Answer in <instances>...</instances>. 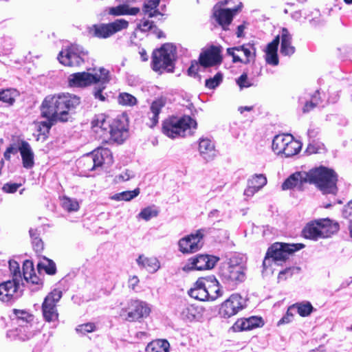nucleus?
<instances>
[{
	"label": "nucleus",
	"mask_w": 352,
	"mask_h": 352,
	"mask_svg": "<svg viewBox=\"0 0 352 352\" xmlns=\"http://www.w3.org/2000/svg\"><path fill=\"white\" fill-rule=\"evenodd\" d=\"M170 344L166 340H156L150 342L146 347L147 352H168Z\"/></svg>",
	"instance_id": "nucleus-35"
},
{
	"label": "nucleus",
	"mask_w": 352,
	"mask_h": 352,
	"mask_svg": "<svg viewBox=\"0 0 352 352\" xmlns=\"http://www.w3.org/2000/svg\"><path fill=\"white\" fill-rule=\"evenodd\" d=\"M206 292L208 294L207 300H214L221 296L219 282L214 276L205 278Z\"/></svg>",
	"instance_id": "nucleus-30"
},
{
	"label": "nucleus",
	"mask_w": 352,
	"mask_h": 352,
	"mask_svg": "<svg viewBox=\"0 0 352 352\" xmlns=\"http://www.w3.org/2000/svg\"><path fill=\"white\" fill-rule=\"evenodd\" d=\"M19 186L20 185L17 184H6L3 186V190L6 192L13 193L18 190Z\"/></svg>",
	"instance_id": "nucleus-59"
},
{
	"label": "nucleus",
	"mask_w": 352,
	"mask_h": 352,
	"mask_svg": "<svg viewBox=\"0 0 352 352\" xmlns=\"http://www.w3.org/2000/svg\"><path fill=\"white\" fill-rule=\"evenodd\" d=\"M292 308H294L298 314L302 317L309 316L314 310V307L309 302L303 301L297 302L292 305Z\"/></svg>",
	"instance_id": "nucleus-39"
},
{
	"label": "nucleus",
	"mask_w": 352,
	"mask_h": 352,
	"mask_svg": "<svg viewBox=\"0 0 352 352\" xmlns=\"http://www.w3.org/2000/svg\"><path fill=\"white\" fill-rule=\"evenodd\" d=\"M263 319L261 317L252 316L248 318H241L236 321L232 326L234 331H249L263 325Z\"/></svg>",
	"instance_id": "nucleus-20"
},
{
	"label": "nucleus",
	"mask_w": 352,
	"mask_h": 352,
	"mask_svg": "<svg viewBox=\"0 0 352 352\" xmlns=\"http://www.w3.org/2000/svg\"><path fill=\"white\" fill-rule=\"evenodd\" d=\"M290 134H279L276 135L272 144V148L273 151L277 155H283L287 144L290 142Z\"/></svg>",
	"instance_id": "nucleus-29"
},
{
	"label": "nucleus",
	"mask_w": 352,
	"mask_h": 352,
	"mask_svg": "<svg viewBox=\"0 0 352 352\" xmlns=\"http://www.w3.org/2000/svg\"><path fill=\"white\" fill-rule=\"evenodd\" d=\"M62 295V291L54 289L45 298L42 305V312L45 321L50 322L58 320L56 303L60 300Z\"/></svg>",
	"instance_id": "nucleus-15"
},
{
	"label": "nucleus",
	"mask_w": 352,
	"mask_h": 352,
	"mask_svg": "<svg viewBox=\"0 0 352 352\" xmlns=\"http://www.w3.org/2000/svg\"><path fill=\"white\" fill-rule=\"evenodd\" d=\"M344 215L346 217H352V200L350 201L344 209ZM349 231L351 236L352 237V222L349 225Z\"/></svg>",
	"instance_id": "nucleus-57"
},
{
	"label": "nucleus",
	"mask_w": 352,
	"mask_h": 352,
	"mask_svg": "<svg viewBox=\"0 0 352 352\" xmlns=\"http://www.w3.org/2000/svg\"><path fill=\"white\" fill-rule=\"evenodd\" d=\"M18 96V91L15 89H8L0 91V100L11 105Z\"/></svg>",
	"instance_id": "nucleus-44"
},
{
	"label": "nucleus",
	"mask_w": 352,
	"mask_h": 352,
	"mask_svg": "<svg viewBox=\"0 0 352 352\" xmlns=\"http://www.w3.org/2000/svg\"><path fill=\"white\" fill-rule=\"evenodd\" d=\"M267 183V179L264 174H254L248 179V184L261 190Z\"/></svg>",
	"instance_id": "nucleus-38"
},
{
	"label": "nucleus",
	"mask_w": 352,
	"mask_h": 352,
	"mask_svg": "<svg viewBox=\"0 0 352 352\" xmlns=\"http://www.w3.org/2000/svg\"><path fill=\"white\" fill-rule=\"evenodd\" d=\"M230 0H225L217 3L213 8V16L223 30H228V26L231 23L233 17L241 8V3L234 8H225L224 6L228 4Z\"/></svg>",
	"instance_id": "nucleus-13"
},
{
	"label": "nucleus",
	"mask_w": 352,
	"mask_h": 352,
	"mask_svg": "<svg viewBox=\"0 0 352 352\" xmlns=\"http://www.w3.org/2000/svg\"><path fill=\"white\" fill-rule=\"evenodd\" d=\"M176 58V49L170 43L163 45L161 48L153 52L152 67L155 72L167 70L173 72Z\"/></svg>",
	"instance_id": "nucleus-9"
},
{
	"label": "nucleus",
	"mask_w": 352,
	"mask_h": 352,
	"mask_svg": "<svg viewBox=\"0 0 352 352\" xmlns=\"http://www.w3.org/2000/svg\"><path fill=\"white\" fill-rule=\"evenodd\" d=\"M223 75L221 73H217L213 78H210L206 80V87L208 89H212L218 87L222 82Z\"/></svg>",
	"instance_id": "nucleus-49"
},
{
	"label": "nucleus",
	"mask_w": 352,
	"mask_h": 352,
	"mask_svg": "<svg viewBox=\"0 0 352 352\" xmlns=\"http://www.w3.org/2000/svg\"><path fill=\"white\" fill-rule=\"evenodd\" d=\"M188 294L195 299L201 301L207 300L208 294L206 292L205 278H199L194 284L193 287L188 291Z\"/></svg>",
	"instance_id": "nucleus-28"
},
{
	"label": "nucleus",
	"mask_w": 352,
	"mask_h": 352,
	"mask_svg": "<svg viewBox=\"0 0 352 352\" xmlns=\"http://www.w3.org/2000/svg\"><path fill=\"white\" fill-rule=\"evenodd\" d=\"M109 71L103 67L94 69L93 72H77L72 74L68 77V84L70 87H85L92 84L98 83V88L95 87L94 95L96 99L104 101L105 97L102 94L105 85L109 82Z\"/></svg>",
	"instance_id": "nucleus-2"
},
{
	"label": "nucleus",
	"mask_w": 352,
	"mask_h": 352,
	"mask_svg": "<svg viewBox=\"0 0 352 352\" xmlns=\"http://www.w3.org/2000/svg\"><path fill=\"white\" fill-rule=\"evenodd\" d=\"M135 174L132 170H126L124 172L120 173L118 175H116L115 177V181L116 182H126L129 180L131 178L134 177Z\"/></svg>",
	"instance_id": "nucleus-54"
},
{
	"label": "nucleus",
	"mask_w": 352,
	"mask_h": 352,
	"mask_svg": "<svg viewBox=\"0 0 352 352\" xmlns=\"http://www.w3.org/2000/svg\"><path fill=\"white\" fill-rule=\"evenodd\" d=\"M138 28L142 32H147L156 28L154 25L153 21L145 18L140 21L138 25Z\"/></svg>",
	"instance_id": "nucleus-51"
},
{
	"label": "nucleus",
	"mask_w": 352,
	"mask_h": 352,
	"mask_svg": "<svg viewBox=\"0 0 352 352\" xmlns=\"http://www.w3.org/2000/svg\"><path fill=\"white\" fill-rule=\"evenodd\" d=\"M294 309V308H292V306H290L288 308L286 314L278 322V325L290 322L293 320L294 315L292 313V311Z\"/></svg>",
	"instance_id": "nucleus-56"
},
{
	"label": "nucleus",
	"mask_w": 352,
	"mask_h": 352,
	"mask_svg": "<svg viewBox=\"0 0 352 352\" xmlns=\"http://www.w3.org/2000/svg\"><path fill=\"white\" fill-rule=\"evenodd\" d=\"M320 93L317 91L313 95L311 100L309 102H307L305 106L302 108V111L304 113H307L313 108H314L317 104H318L320 101Z\"/></svg>",
	"instance_id": "nucleus-50"
},
{
	"label": "nucleus",
	"mask_w": 352,
	"mask_h": 352,
	"mask_svg": "<svg viewBox=\"0 0 352 352\" xmlns=\"http://www.w3.org/2000/svg\"><path fill=\"white\" fill-rule=\"evenodd\" d=\"M140 12V8L136 7H130L128 4H121L115 7H111L108 10L109 14L113 16L122 15H137Z\"/></svg>",
	"instance_id": "nucleus-32"
},
{
	"label": "nucleus",
	"mask_w": 352,
	"mask_h": 352,
	"mask_svg": "<svg viewBox=\"0 0 352 352\" xmlns=\"http://www.w3.org/2000/svg\"><path fill=\"white\" fill-rule=\"evenodd\" d=\"M258 192V191L256 188L248 184L246 188L244 190L243 195L246 197H252Z\"/></svg>",
	"instance_id": "nucleus-60"
},
{
	"label": "nucleus",
	"mask_w": 352,
	"mask_h": 352,
	"mask_svg": "<svg viewBox=\"0 0 352 352\" xmlns=\"http://www.w3.org/2000/svg\"><path fill=\"white\" fill-rule=\"evenodd\" d=\"M148 116H149V119H150L151 122L148 123V124L150 126V127H153L158 122L159 114H155L154 113L150 112L148 113Z\"/></svg>",
	"instance_id": "nucleus-62"
},
{
	"label": "nucleus",
	"mask_w": 352,
	"mask_h": 352,
	"mask_svg": "<svg viewBox=\"0 0 352 352\" xmlns=\"http://www.w3.org/2000/svg\"><path fill=\"white\" fill-rule=\"evenodd\" d=\"M95 163L96 162L94 161V158H93L91 153L82 156L78 162L79 166L85 171H92L96 170L97 166Z\"/></svg>",
	"instance_id": "nucleus-40"
},
{
	"label": "nucleus",
	"mask_w": 352,
	"mask_h": 352,
	"mask_svg": "<svg viewBox=\"0 0 352 352\" xmlns=\"http://www.w3.org/2000/svg\"><path fill=\"white\" fill-rule=\"evenodd\" d=\"M96 165L98 167L103 164L111 165L113 163V156L111 151L107 148H98L91 153Z\"/></svg>",
	"instance_id": "nucleus-27"
},
{
	"label": "nucleus",
	"mask_w": 352,
	"mask_h": 352,
	"mask_svg": "<svg viewBox=\"0 0 352 352\" xmlns=\"http://www.w3.org/2000/svg\"><path fill=\"white\" fill-rule=\"evenodd\" d=\"M13 312L17 318L19 322H21L20 325H22L23 322L30 323L33 320V316L24 310L14 309Z\"/></svg>",
	"instance_id": "nucleus-47"
},
{
	"label": "nucleus",
	"mask_w": 352,
	"mask_h": 352,
	"mask_svg": "<svg viewBox=\"0 0 352 352\" xmlns=\"http://www.w3.org/2000/svg\"><path fill=\"white\" fill-rule=\"evenodd\" d=\"M309 183L308 173L306 171H297L290 175L282 184L283 190H297L302 191L304 185Z\"/></svg>",
	"instance_id": "nucleus-19"
},
{
	"label": "nucleus",
	"mask_w": 352,
	"mask_h": 352,
	"mask_svg": "<svg viewBox=\"0 0 352 352\" xmlns=\"http://www.w3.org/2000/svg\"><path fill=\"white\" fill-rule=\"evenodd\" d=\"M158 212L157 210L154 209L152 207H147L141 210L139 213L138 216L140 218L148 221L153 217H155L157 216Z\"/></svg>",
	"instance_id": "nucleus-48"
},
{
	"label": "nucleus",
	"mask_w": 352,
	"mask_h": 352,
	"mask_svg": "<svg viewBox=\"0 0 352 352\" xmlns=\"http://www.w3.org/2000/svg\"><path fill=\"white\" fill-rule=\"evenodd\" d=\"M199 65L197 62L192 63L190 67L188 69V75L190 76H195L197 73L198 68Z\"/></svg>",
	"instance_id": "nucleus-63"
},
{
	"label": "nucleus",
	"mask_w": 352,
	"mask_h": 352,
	"mask_svg": "<svg viewBox=\"0 0 352 352\" xmlns=\"http://www.w3.org/2000/svg\"><path fill=\"white\" fill-rule=\"evenodd\" d=\"M140 280L137 276H133L129 277L128 280L129 287L133 290L135 289L136 286L138 285Z\"/></svg>",
	"instance_id": "nucleus-61"
},
{
	"label": "nucleus",
	"mask_w": 352,
	"mask_h": 352,
	"mask_svg": "<svg viewBox=\"0 0 352 352\" xmlns=\"http://www.w3.org/2000/svg\"><path fill=\"white\" fill-rule=\"evenodd\" d=\"M23 275L27 283L36 285H39L41 283V279L36 275L34 272L32 262L30 261H25L23 263Z\"/></svg>",
	"instance_id": "nucleus-34"
},
{
	"label": "nucleus",
	"mask_w": 352,
	"mask_h": 352,
	"mask_svg": "<svg viewBox=\"0 0 352 352\" xmlns=\"http://www.w3.org/2000/svg\"><path fill=\"white\" fill-rule=\"evenodd\" d=\"M280 43V36H276L274 40L269 43L264 52H265V60L266 63L272 66H276L278 65L279 60L278 57V47Z\"/></svg>",
	"instance_id": "nucleus-22"
},
{
	"label": "nucleus",
	"mask_w": 352,
	"mask_h": 352,
	"mask_svg": "<svg viewBox=\"0 0 352 352\" xmlns=\"http://www.w3.org/2000/svg\"><path fill=\"white\" fill-rule=\"evenodd\" d=\"M280 53L284 56H292L295 52V47L292 45V35L286 28L281 32Z\"/></svg>",
	"instance_id": "nucleus-31"
},
{
	"label": "nucleus",
	"mask_w": 352,
	"mask_h": 352,
	"mask_svg": "<svg viewBox=\"0 0 352 352\" xmlns=\"http://www.w3.org/2000/svg\"><path fill=\"white\" fill-rule=\"evenodd\" d=\"M179 316L184 322H192L201 316L200 309L194 305H184L179 307Z\"/></svg>",
	"instance_id": "nucleus-25"
},
{
	"label": "nucleus",
	"mask_w": 352,
	"mask_h": 352,
	"mask_svg": "<svg viewBox=\"0 0 352 352\" xmlns=\"http://www.w3.org/2000/svg\"><path fill=\"white\" fill-rule=\"evenodd\" d=\"M61 205L67 212H76L79 209V203L77 199L64 196L61 199Z\"/></svg>",
	"instance_id": "nucleus-42"
},
{
	"label": "nucleus",
	"mask_w": 352,
	"mask_h": 352,
	"mask_svg": "<svg viewBox=\"0 0 352 352\" xmlns=\"http://www.w3.org/2000/svg\"><path fill=\"white\" fill-rule=\"evenodd\" d=\"M218 258L213 256L199 254L188 259V263L183 267L184 271L204 270L212 269L217 262Z\"/></svg>",
	"instance_id": "nucleus-17"
},
{
	"label": "nucleus",
	"mask_w": 352,
	"mask_h": 352,
	"mask_svg": "<svg viewBox=\"0 0 352 352\" xmlns=\"http://www.w3.org/2000/svg\"><path fill=\"white\" fill-rule=\"evenodd\" d=\"M338 230L339 225L337 222L329 219H322L308 223L303 229V234L307 239L318 240L330 237Z\"/></svg>",
	"instance_id": "nucleus-7"
},
{
	"label": "nucleus",
	"mask_w": 352,
	"mask_h": 352,
	"mask_svg": "<svg viewBox=\"0 0 352 352\" xmlns=\"http://www.w3.org/2000/svg\"><path fill=\"white\" fill-rule=\"evenodd\" d=\"M140 188H137L133 190H126L114 194L110 197V199L115 201H129L139 195Z\"/></svg>",
	"instance_id": "nucleus-36"
},
{
	"label": "nucleus",
	"mask_w": 352,
	"mask_h": 352,
	"mask_svg": "<svg viewBox=\"0 0 352 352\" xmlns=\"http://www.w3.org/2000/svg\"><path fill=\"white\" fill-rule=\"evenodd\" d=\"M19 151L23 167L27 169L32 168L34 165V154L30 144L25 141H21L19 144Z\"/></svg>",
	"instance_id": "nucleus-23"
},
{
	"label": "nucleus",
	"mask_w": 352,
	"mask_h": 352,
	"mask_svg": "<svg viewBox=\"0 0 352 352\" xmlns=\"http://www.w3.org/2000/svg\"><path fill=\"white\" fill-rule=\"evenodd\" d=\"M91 126L94 131L102 141L112 140L122 143L127 137V130L123 122L116 120L111 124L103 114L96 116Z\"/></svg>",
	"instance_id": "nucleus-3"
},
{
	"label": "nucleus",
	"mask_w": 352,
	"mask_h": 352,
	"mask_svg": "<svg viewBox=\"0 0 352 352\" xmlns=\"http://www.w3.org/2000/svg\"><path fill=\"white\" fill-rule=\"evenodd\" d=\"M227 54L232 57L234 63L253 64L256 60V49L253 43H245L227 49Z\"/></svg>",
	"instance_id": "nucleus-14"
},
{
	"label": "nucleus",
	"mask_w": 352,
	"mask_h": 352,
	"mask_svg": "<svg viewBox=\"0 0 352 352\" xmlns=\"http://www.w3.org/2000/svg\"><path fill=\"white\" fill-rule=\"evenodd\" d=\"M219 274L223 283L233 289L245 280L242 258L237 256H232L228 261L222 263Z\"/></svg>",
	"instance_id": "nucleus-6"
},
{
	"label": "nucleus",
	"mask_w": 352,
	"mask_h": 352,
	"mask_svg": "<svg viewBox=\"0 0 352 352\" xmlns=\"http://www.w3.org/2000/svg\"><path fill=\"white\" fill-rule=\"evenodd\" d=\"M32 245L34 250L36 252H41L43 249V243L38 236H36L35 238H33Z\"/></svg>",
	"instance_id": "nucleus-58"
},
{
	"label": "nucleus",
	"mask_w": 352,
	"mask_h": 352,
	"mask_svg": "<svg viewBox=\"0 0 352 352\" xmlns=\"http://www.w3.org/2000/svg\"><path fill=\"white\" fill-rule=\"evenodd\" d=\"M9 267L12 276V279L11 280L14 281L19 285L20 281L21 280L19 264L16 261L12 260L9 261Z\"/></svg>",
	"instance_id": "nucleus-45"
},
{
	"label": "nucleus",
	"mask_w": 352,
	"mask_h": 352,
	"mask_svg": "<svg viewBox=\"0 0 352 352\" xmlns=\"http://www.w3.org/2000/svg\"><path fill=\"white\" fill-rule=\"evenodd\" d=\"M236 84L239 85L241 89L243 88L250 87L252 84L248 80V75L246 74H241L236 80Z\"/></svg>",
	"instance_id": "nucleus-55"
},
{
	"label": "nucleus",
	"mask_w": 352,
	"mask_h": 352,
	"mask_svg": "<svg viewBox=\"0 0 352 352\" xmlns=\"http://www.w3.org/2000/svg\"><path fill=\"white\" fill-rule=\"evenodd\" d=\"M221 56L217 51L209 50L200 54L199 63L201 65L206 67L220 63Z\"/></svg>",
	"instance_id": "nucleus-33"
},
{
	"label": "nucleus",
	"mask_w": 352,
	"mask_h": 352,
	"mask_svg": "<svg viewBox=\"0 0 352 352\" xmlns=\"http://www.w3.org/2000/svg\"><path fill=\"white\" fill-rule=\"evenodd\" d=\"M303 247L304 245L302 243H274L268 249L263 265L264 268H267L271 265L272 262L279 265V263L286 261L290 254Z\"/></svg>",
	"instance_id": "nucleus-8"
},
{
	"label": "nucleus",
	"mask_w": 352,
	"mask_h": 352,
	"mask_svg": "<svg viewBox=\"0 0 352 352\" xmlns=\"http://www.w3.org/2000/svg\"><path fill=\"white\" fill-rule=\"evenodd\" d=\"M150 312L151 309L145 302L131 300L127 302L126 306L121 309L119 315L124 320L134 322L147 317Z\"/></svg>",
	"instance_id": "nucleus-12"
},
{
	"label": "nucleus",
	"mask_w": 352,
	"mask_h": 352,
	"mask_svg": "<svg viewBox=\"0 0 352 352\" xmlns=\"http://www.w3.org/2000/svg\"><path fill=\"white\" fill-rule=\"evenodd\" d=\"M165 105V101L163 98H159L153 101L151 106V112L155 114H160L162 108Z\"/></svg>",
	"instance_id": "nucleus-53"
},
{
	"label": "nucleus",
	"mask_w": 352,
	"mask_h": 352,
	"mask_svg": "<svg viewBox=\"0 0 352 352\" xmlns=\"http://www.w3.org/2000/svg\"><path fill=\"white\" fill-rule=\"evenodd\" d=\"M289 143L287 146V148L284 153V155L287 157L294 156L298 154L302 148V144L300 142L294 140L292 135Z\"/></svg>",
	"instance_id": "nucleus-41"
},
{
	"label": "nucleus",
	"mask_w": 352,
	"mask_h": 352,
	"mask_svg": "<svg viewBox=\"0 0 352 352\" xmlns=\"http://www.w3.org/2000/svg\"><path fill=\"white\" fill-rule=\"evenodd\" d=\"M129 22L123 19L108 23L94 24L87 28L88 35L98 38H107L117 32L127 29Z\"/></svg>",
	"instance_id": "nucleus-10"
},
{
	"label": "nucleus",
	"mask_w": 352,
	"mask_h": 352,
	"mask_svg": "<svg viewBox=\"0 0 352 352\" xmlns=\"http://www.w3.org/2000/svg\"><path fill=\"white\" fill-rule=\"evenodd\" d=\"M118 102L126 106H133L137 103L136 98L128 93H121L118 96Z\"/></svg>",
	"instance_id": "nucleus-46"
},
{
	"label": "nucleus",
	"mask_w": 352,
	"mask_h": 352,
	"mask_svg": "<svg viewBox=\"0 0 352 352\" xmlns=\"http://www.w3.org/2000/svg\"><path fill=\"white\" fill-rule=\"evenodd\" d=\"M38 270H43L47 274L53 275L56 272L55 263L50 259L45 257L38 263Z\"/></svg>",
	"instance_id": "nucleus-43"
},
{
	"label": "nucleus",
	"mask_w": 352,
	"mask_h": 352,
	"mask_svg": "<svg viewBox=\"0 0 352 352\" xmlns=\"http://www.w3.org/2000/svg\"><path fill=\"white\" fill-rule=\"evenodd\" d=\"M245 305L244 298L239 294H233L221 304L220 314L224 318H230L243 309Z\"/></svg>",
	"instance_id": "nucleus-18"
},
{
	"label": "nucleus",
	"mask_w": 352,
	"mask_h": 352,
	"mask_svg": "<svg viewBox=\"0 0 352 352\" xmlns=\"http://www.w3.org/2000/svg\"><path fill=\"white\" fill-rule=\"evenodd\" d=\"M196 126V121L190 116H170L163 121L162 131L165 135L174 139L191 135Z\"/></svg>",
	"instance_id": "nucleus-5"
},
{
	"label": "nucleus",
	"mask_w": 352,
	"mask_h": 352,
	"mask_svg": "<svg viewBox=\"0 0 352 352\" xmlns=\"http://www.w3.org/2000/svg\"><path fill=\"white\" fill-rule=\"evenodd\" d=\"M96 330V326L94 323H85L78 325L76 328V331L78 333L85 334L87 333H91Z\"/></svg>",
	"instance_id": "nucleus-52"
},
{
	"label": "nucleus",
	"mask_w": 352,
	"mask_h": 352,
	"mask_svg": "<svg viewBox=\"0 0 352 352\" xmlns=\"http://www.w3.org/2000/svg\"><path fill=\"white\" fill-rule=\"evenodd\" d=\"M204 230H198L195 233L182 238L179 242V250L184 254H191L198 251L202 246Z\"/></svg>",
	"instance_id": "nucleus-16"
},
{
	"label": "nucleus",
	"mask_w": 352,
	"mask_h": 352,
	"mask_svg": "<svg viewBox=\"0 0 352 352\" xmlns=\"http://www.w3.org/2000/svg\"><path fill=\"white\" fill-rule=\"evenodd\" d=\"M80 103L79 97L67 94L47 96L41 105V115L47 120L37 124L38 131L45 134L49 132L54 122H67L70 118L69 112Z\"/></svg>",
	"instance_id": "nucleus-1"
},
{
	"label": "nucleus",
	"mask_w": 352,
	"mask_h": 352,
	"mask_svg": "<svg viewBox=\"0 0 352 352\" xmlns=\"http://www.w3.org/2000/svg\"><path fill=\"white\" fill-rule=\"evenodd\" d=\"M160 1V0H146L143 7L144 14L148 17L162 15L157 10Z\"/></svg>",
	"instance_id": "nucleus-37"
},
{
	"label": "nucleus",
	"mask_w": 352,
	"mask_h": 352,
	"mask_svg": "<svg viewBox=\"0 0 352 352\" xmlns=\"http://www.w3.org/2000/svg\"><path fill=\"white\" fill-rule=\"evenodd\" d=\"M199 152L200 155L206 161L212 160L216 156L214 142L208 138H201L199 142Z\"/></svg>",
	"instance_id": "nucleus-24"
},
{
	"label": "nucleus",
	"mask_w": 352,
	"mask_h": 352,
	"mask_svg": "<svg viewBox=\"0 0 352 352\" xmlns=\"http://www.w3.org/2000/svg\"><path fill=\"white\" fill-rule=\"evenodd\" d=\"M136 263L140 268L145 269L149 273H155L160 268V261L154 256L141 254L137 258Z\"/></svg>",
	"instance_id": "nucleus-26"
},
{
	"label": "nucleus",
	"mask_w": 352,
	"mask_h": 352,
	"mask_svg": "<svg viewBox=\"0 0 352 352\" xmlns=\"http://www.w3.org/2000/svg\"><path fill=\"white\" fill-rule=\"evenodd\" d=\"M309 183L314 184L324 195H336L338 192V175L333 169L319 166L308 172Z\"/></svg>",
	"instance_id": "nucleus-4"
},
{
	"label": "nucleus",
	"mask_w": 352,
	"mask_h": 352,
	"mask_svg": "<svg viewBox=\"0 0 352 352\" xmlns=\"http://www.w3.org/2000/svg\"><path fill=\"white\" fill-rule=\"evenodd\" d=\"M88 52L80 45H70L58 54V60L65 66H78L87 58Z\"/></svg>",
	"instance_id": "nucleus-11"
},
{
	"label": "nucleus",
	"mask_w": 352,
	"mask_h": 352,
	"mask_svg": "<svg viewBox=\"0 0 352 352\" xmlns=\"http://www.w3.org/2000/svg\"><path fill=\"white\" fill-rule=\"evenodd\" d=\"M245 29L244 24L240 25L237 27V31L236 32L237 37L240 38L243 36V31Z\"/></svg>",
	"instance_id": "nucleus-64"
},
{
	"label": "nucleus",
	"mask_w": 352,
	"mask_h": 352,
	"mask_svg": "<svg viewBox=\"0 0 352 352\" xmlns=\"http://www.w3.org/2000/svg\"><path fill=\"white\" fill-rule=\"evenodd\" d=\"M19 285L10 280L0 283V301L8 302L14 298Z\"/></svg>",
	"instance_id": "nucleus-21"
}]
</instances>
